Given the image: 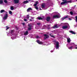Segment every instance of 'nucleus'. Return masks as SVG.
<instances>
[{"instance_id":"f257e3e1","label":"nucleus","mask_w":77,"mask_h":77,"mask_svg":"<svg viewBox=\"0 0 77 77\" xmlns=\"http://www.w3.org/2000/svg\"><path fill=\"white\" fill-rule=\"evenodd\" d=\"M53 42L54 45H56V49H58V48H59V42H56V41H53Z\"/></svg>"},{"instance_id":"f03ea898","label":"nucleus","mask_w":77,"mask_h":77,"mask_svg":"<svg viewBox=\"0 0 77 77\" xmlns=\"http://www.w3.org/2000/svg\"><path fill=\"white\" fill-rule=\"evenodd\" d=\"M56 14H57V15H54L53 16V18H59L60 17V14H59V13H56Z\"/></svg>"},{"instance_id":"7ed1b4c3","label":"nucleus","mask_w":77,"mask_h":77,"mask_svg":"<svg viewBox=\"0 0 77 77\" xmlns=\"http://www.w3.org/2000/svg\"><path fill=\"white\" fill-rule=\"evenodd\" d=\"M8 14H5L4 17L3 18V20H6L7 19V18H8Z\"/></svg>"},{"instance_id":"20e7f679","label":"nucleus","mask_w":77,"mask_h":77,"mask_svg":"<svg viewBox=\"0 0 77 77\" xmlns=\"http://www.w3.org/2000/svg\"><path fill=\"white\" fill-rule=\"evenodd\" d=\"M38 43V44H42L43 43V42H40L38 40L36 41Z\"/></svg>"},{"instance_id":"39448f33","label":"nucleus","mask_w":77,"mask_h":77,"mask_svg":"<svg viewBox=\"0 0 77 77\" xmlns=\"http://www.w3.org/2000/svg\"><path fill=\"white\" fill-rule=\"evenodd\" d=\"M44 36H45V38H44V39H46L47 38H49V36L47 35L46 34H45Z\"/></svg>"},{"instance_id":"423d86ee","label":"nucleus","mask_w":77,"mask_h":77,"mask_svg":"<svg viewBox=\"0 0 77 77\" xmlns=\"http://www.w3.org/2000/svg\"><path fill=\"white\" fill-rule=\"evenodd\" d=\"M14 3H19V0H14Z\"/></svg>"},{"instance_id":"0eeeda50","label":"nucleus","mask_w":77,"mask_h":77,"mask_svg":"<svg viewBox=\"0 0 77 77\" xmlns=\"http://www.w3.org/2000/svg\"><path fill=\"white\" fill-rule=\"evenodd\" d=\"M68 28V26H63L62 27V28L63 29H65Z\"/></svg>"},{"instance_id":"6e6552de","label":"nucleus","mask_w":77,"mask_h":77,"mask_svg":"<svg viewBox=\"0 0 77 77\" xmlns=\"http://www.w3.org/2000/svg\"><path fill=\"white\" fill-rule=\"evenodd\" d=\"M32 10V9L31 8H28V9L27 10V12H30V11H31Z\"/></svg>"},{"instance_id":"1a4fd4ad","label":"nucleus","mask_w":77,"mask_h":77,"mask_svg":"<svg viewBox=\"0 0 77 77\" xmlns=\"http://www.w3.org/2000/svg\"><path fill=\"white\" fill-rule=\"evenodd\" d=\"M50 20V17H48L46 18V20L47 21H49Z\"/></svg>"},{"instance_id":"9d476101","label":"nucleus","mask_w":77,"mask_h":77,"mask_svg":"<svg viewBox=\"0 0 77 77\" xmlns=\"http://www.w3.org/2000/svg\"><path fill=\"white\" fill-rule=\"evenodd\" d=\"M71 41V39L69 38H68L67 39V42H68L69 43Z\"/></svg>"},{"instance_id":"9b49d317","label":"nucleus","mask_w":77,"mask_h":77,"mask_svg":"<svg viewBox=\"0 0 77 77\" xmlns=\"http://www.w3.org/2000/svg\"><path fill=\"white\" fill-rule=\"evenodd\" d=\"M45 4H43L42 5V9H43V8H45Z\"/></svg>"},{"instance_id":"f8f14e48","label":"nucleus","mask_w":77,"mask_h":77,"mask_svg":"<svg viewBox=\"0 0 77 77\" xmlns=\"http://www.w3.org/2000/svg\"><path fill=\"white\" fill-rule=\"evenodd\" d=\"M58 27H59V26H57V25H55L53 27V29H56L57 28H58Z\"/></svg>"},{"instance_id":"ddd939ff","label":"nucleus","mask_w":77,"mask_h":77,"mask_svg":"<svg viewBox=\"0 0 77 77\" xmlns=\"http://www.w3.org/2000/svg\"><path fill=\"white\" fill-rule=\"evenodd\" d=\"M68 16H66L65 17L61 19V20L63 21V20H65V18H68Z\"/></svg>"},{"instance_id":"4468645a","label":"nucleus","mask_w":77,"mask_h":77,"mask_svg":"<svg viewBox=\"0 0 77 77\" xmlns=\"http://www.w3.org/2000/svg\"><path fill=\"white\" fill-rule=\"evenodd\" d=\"M38 3H39V2H38V1L36 2H35V4L34 5V6H36L37 5H38Z\"/></svg>"},{"instance_id":"2eb2a0df","label":"nucleus","mask_w":77,"mask_h":77,"mask_svg":"<svg viewBox=\"0 0 77 77\" xmlns=\"http://www.w3.org/2000/svg\"><path fill=\"white\" fill-rule=\"evenodd\" d=\"M70 33H72V34H76V33L75 32L72 31H70Z\"/></svg>"},{"instance_id":"dca6fc26","label":"nucleus","mask_w":77,"mask_h":77,"mask_svg":"<svg viewBox=\"0 0 77 77\" xmlns=\"http://www.w3.org/2000/svg\"><path fill=\"white\" fill-rule=\"evenodd\" d=\"M44 18V17L42 18L40 17H38L37 18V19H38V20H43Z\"/></svg>"},{"instance_id":"f3484780","label":"nucleus","mask_w":77,"mask_h":77,"mask_svg":"<svg viewBox=\"0 0 77 77\" xmlns=\"http://www.w3.org/2000/svg\"><path fill=\"white\" fill-rule=\"evenodd\" d=\"M24 4H27V3H29V2L27 1H24L23 2Z\"/></svg>"},{"instance_id":"a211bd4d","label":"nucleus","mask_w":77,"mask_h":77,"mask_svg":"<svg viewBox=\"0 0 77 77\" xmlns=\"http://www.w3.org/2000/svg\"><path fill=\"white\" fill-rule=\"evenodd\" d=\"M28 33L29 32L27 31L25 32L24 33V35H27Z\"/></svg>"},{"instance_id":"6ab92c4d","label":"nucleus","mask_w":77,"mask_h":77,"mask_svg":"<svg viewBox=\"0 0 77 77\" xmlns=\"http://www.w3.org/2000/svg\"><path fill=\"white\" fill-rule=\"evenodd\" d=\"M5 12V10H1L0 12V13H3V12Z\"/></svg>"},{"instance_id":"aec40b11","label":"nucleus","mask_w":77,"mask_h":77,"mask_svg":"<svg viewBox=\"0 0 77 77\" xmlns=\"http://www.w3.org/2000/svg\"><path fill=\"white\" fill-rule=\"evenodd\" d=\"M33 19H34V17H31V19L30 20V21H33Z\"/></svg>"},{"instance_id":"412c9836","label":"nucleus","mask_w":77,"mask_h":77,"mask_svg":"<svg viewBox=\"0 0 77 77\" xmlns=\"http://www.w3.org/2000/svg\"><path fill=\"white\" fill-rule=\"evenodd\" d=\"M11 11H13V10H14V7H11Z\"/></svg>"},{"instance_id":"4be33fe9","label":"nucleus","mask_w":77,"mask_h":77,"mask_svg":"<svg viewBox=\"0 0 77 77\" xmlns=\"http://www.w3.org/2000/svg\"><path fill=\"white\" fill-rule=\"evenodd\" d=\"M4 2L5 3H8V1L7 0H4Z\"/></svg>"},{"instance_id":"5701e85b","label":"nucleus","mask_w":77,"mask_h":77,"mask_svg":"<svg viewBox=\"0 0 77 77\" xmlns=\"http://www.w3.org/2000/svg\"><path fill=\"white\" fill-rule=\"evenodd\" d=\"M3 2V0H0V4H2Z\"/></svg>"},{"instance_id":"b1692460","label":"nucleus","mask_w":77,"mask_h":77,"mask_svg":"<svg viewBox=\"0 0 77 77\" xmlns=\"http://www.w3.org/2000/svg\"><path fill=\"white\" fill-rule=\"evenodd\" d=\"M50 36H51V37H52V38H54V36L53 35H51V34H50Z\"/></svg>"},{"instance_id":"393cba45","label":"nucleus","mask_w":77,"mask_h":77,"mask_svg":"<svg viewBox=\"0 0 77 77\" xmlns=\"http://www.w3.org/2000/svg\"><path fill=\"white\" fill-rule=\"evenodd\" d=\"M70 45H74V43H70Z\"/></svg>"},{"instance_id":"a878e982","label":"nucleus","mask_w":77,"mask_h":77,"mask_svg":"<svg viewBox=\"0 0 77 77\" xmlns=\"http://www.w3.org/2000/svg\"><path fill=\"white\" fill-rule=\"evenodd\" d=\"M9 13L10 14H12V11H9Z\"/></svg>"},{"instance_id":"bb28decb","label":"nucleus","mask_w":77,"mask_h":77,"mask_svg":"<svg viewBox=\"0 0 77 77\" xmlns=\"http://www.w3.org/2000/svg\"><path fill=\"white\" fill-rule=\"evenodd\" d=\"M35 8L36 9H37V10H38V7H37V6H35Z\"/></svg>"},{"instance_id":"cd10ccee","label":"nucleus","mask_w":77,"mask_h":77,"mask_svg":"<svg viewBox=\"0 0 77 77\" xmlns=\"http://www.w3.org/2000/svg\"><path fill=\"white\" fill-rule=\"evenodd\" d=\"M26 18L29 19V15H27L26 16Z\"/></svg>"},{"instance_id":"c85d7f7f","label":"nucleus","mask_w":77,"mask_h":77,"mask_svg":"<svg viewBox=\"0 0 77 77\" xmlns=\"http://www.w3.org/2000/svg\"><path fill=\"white\" fill-rule=\"evenodd\" d=\"M69 49H72V47H70L69 48H68Z\"/></svg>"},{"instance_id":"c756f323","label":"nucleus","mask_w":77,"mask_h":77,"mask_svg":"<svg viewBox=\"0 0 77 77\" xmlns=\"http://www.w3.org/2000/svg\"><path fill=\"white\" fill-rule=\"evenodd\" d=\"M14 30H11V34H12L13 32H14Z\"/></svg>"},{"instance_id":"7c9ffc66","label":"nucleus","mask_w":77,"mask_h":77,"mask_svg":"<svg viewBox=\"0 0 77 77\" xmlns=\"http://www.w3.org/2000/svg\"><path fill=\"white\" fill-rule=\"evenodd\" d=\"M75 20H76V22H77V16H76L75 17Z\"/></svg>"},{"instance_id":"2f4dec72","label":"nucleus","mask_w":77,"mask_h":77,"mask_svg":"<svg viewBox=\"0 0 77 77\" xmlns=\"http://www.w3.org/2000/svg\"><path fill=\"white\" fill-rule=\"evenodd\" d=\"M36 38H37V39H38V38H39V36H38V35H37L36 36Z\"/></svg>"},{"instance_id":"473e14b6","label":"nucleus","mask_w":77,"mask_h":77,"mask_svg":"<svg viewBox=\"0 0 77 77\" xmlns=\"http://www.w3.org/2000/svg\"><path fill=\"white\" fill-rule=\"evenodd\" d=\"M70 14L71 15H73V13L72 11L70 12Z\"/></svg>"},{"instance_id":"72a5a7b5","label":"nucleus","mask_w":77,"mask_h":77,"mask_svg":"<svg viewBox=\"0 0 77 77\" xmlns=\"http://www.w3.org/2000/svg\"><path fill=\"white\" fill-rule=\"evenodd\" d=\"M32 29V28H28V30H30Z\"/></svg>"},{"instance_id":"f704fd0d","label":"nucleus","mask_w":77,"mask_h":77,"mask_svg":"<svg viewBox=\"0 0 77 77\" xmlns=\"http://www.w3.org/2000/svg\"><path fill=\"white\" fill-rule=\"evenodd\" d=\"M24 21H27V20L26 19H24Z\"/></svg>"},{"instance_id":"c9c22d12","label":"nucleus","mask_w":77,"mask_h":77,"mask_svg":"<svg viewBox=\"0 0 77 77\" xmlns=\"http://www.w3.org/2000/svg\"><path fill=\"white\" fill-rule=\"evenodd\" d=\"M9 29V27H8L6 29V30H7Z\"/></svg>"},{"instance_id":"e433bc0d","label":"nucleus","mask_w":77,"mask_h":77,"mask_svg":"<svg viewBox=\"0 0 77 77\" xmlns=\"http://www.w3.org/2000/svg\"><path fill=\"white\" fill-rule=\"evenodd\" d=\"M22 24L23 26H24V25H25V23H23Z\"/></svg>"},{"instance_id":"4c0bfd02","label":"nucleus","mask_w":77,"mask_h":77,"mask_svg":"<svg viewBox=\"0 0 77 77\" xmlns=\"http://www.w3.org/2000/svg\"><path fill=\"white\" fill-rule=\"evenodd\" d=\"M16 30H18V28L16 26Z\"/></svg>"},{"instance_id":"58836bf2","label":"nucleus","mask_w":77,"mask_h":77,"mask_svg":"<svg viewBox=\"0 0 77 77\" xmlns=\"http://www.w3.org/2000/svg\"><path fill=\"white\" fill-rule=\"evenodd\" d=\"M28 26H29V27H31V25H30V24H29V25H28Z\"/></svg>"},{"instance_id":"ea45409f","label":"nucleus","mask_w":77,"mask_h":77,"mask_svg":"<svg viewBox=\"0 0 77 77\" xmlns=\"http://www.w3.org/2000/svg\"><path fill=\"white\" fill-rule=\"evenodd\" d=\"M37 25H40V23H37Z\"/></svg>"},{"instance_id":"a19ab883","label":"nucleus","mask_w":77,"mask_h":77,"mask_svg":"<svg viewBox=\"0 0 77 77\" xmlns=\"http://www.w3.org/2000/svg\"><path fill=\"white\" fill-rule=\"evenodd\" d=\"M39 10H40V11H41V10H42V9H41V7L39 8Z\"/></svg>"},{"instance_id":"79ce46f5","label":"nucleus","mask_w":77,"mask_h":77,"mask_svg":"<svg viewBox=\"0 0 77 77\" xmlns=\"http://www.w3.org/2000/svg\"><path fill=\"white\" fill-rule=\"evenodd\" d=\"M69 20H71V19L70 18H69Z\"/></svg>"},{"instance_id":"37998d69","label":"nucleus","mask_w":77,"mask_h":77,"mask_svg":"<svg viewBox=\"0 0 77 77\" xmlns=\"http://www.w3.org/2000/svg\"><path fill=\"white\" fill-rule=\"evenodd\" d=\"M75 49H77V47L75 48Z\"/></svg>"},{"instance_id":"c03bdc74","label":"nucleus","mask_w":77,"mask_h":77,"mask_svg":"<svg viewBox=\"0 0 77 77\" xmlns=\"http://www.w3.org/2000/svg\"><path fill=\"white\" fill-rule=\"evenodd\" d=\"M53 51H51V53H52L53 52Z\"/></svg>"},{"instance_id":"a18cd8bd","label":"nucleus","mask_w":77,"mask_h":77,"mask_svg":"<svg viewBox=\"0 0 77 77\" xmlns=\"http://www.w3.org/2000/svg\"><path fill=\"white\" fill-rule=\"evenodd\" d=\"M8 27V26H6V28H7V27Z\"/></svg>"},{"instance_id":"49530a36","label":"nucleus","mask_w":77,"mask_h":77,"mask_svg":"<svg viewBox=\"0 0 77 77\" xmlns=\"http://www.w3.org/2000/svg\"><path fill=\"white\" fill-rule=\"evenodd\" d=\"M6 13L8 14V12H6Z\"/></svg>"},{"instance_id":"de8ad7c7","label":"nucleus","mask_w":77,"mask_h":77,"mask_svg":"<svg viewBox=\"0 0 77 77\" xmlns=\"http://www.w3.org/2000/svg\"><path fill=\"white\" fill-rule=\"evenodd\" d=\"M24 39H25V38H24Z\"/></svg>"},{"instance_id":"09e8293b","label":"nucleus","mask_w":77,"mask_h":77,"mask_svg":"<svg viewBox=\"0 0 77 77\" xmlns=\"http://www.w3.org/2000/svg\"><path fill=\"white\" fill-rule=\"evenodd\" d=\"M29 0V1H30V0Z\"/></svg>"}]
</instances>
